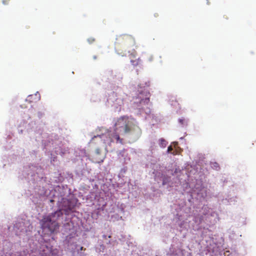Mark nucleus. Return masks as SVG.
I'll return each instance as SVG.
<instances>
[{
	"label": "nucleus",
	"instance_id": "obj_7",
	"mask_svg": "<svg viewBox=\"0 0 256 256\" xmlns=\"http://www.w3.org/2000/svg\"><path fill=\"white\" fill-rule=\"evenodd\" d=\"M86 250V248H84V247H83V246H81V247L80 248V250Z\"/></svg>",
	"mask_w": 256,
	"mask_h": 256
},
{
	"label": "nucleus",
	"instance_id": "obj_11",
	"mask_svg": "<svg viewBox=\"0 0 256 256\" xmlns=\"http://www.w3.org/2000/svg\"><path fill=\"white\" fill-rule=\"evenodd\" d=\"M180 122L182 123V120H180Z\"/></svg>",
	"mask_w": 256,
	"mask_h": 256
},
{
	"label": "nucleus",
	"instance_id": "obj_9",
	"mask_svg": "<svg viewBox=\"0 0 256 256\" xmlns=\"http://www.w3.org/2000/svg\"><path fill=\"white\" fill-rule=\"evenodd\" d=\"M102 161H103V160L102 159H100V160H98V161H96V162H102Z\"/></svg>",
	"mask_w": 256,
	"mask_h": 256
},
{
	"label": "nucleus",
	"instance_id": "obj_10",
	"mask_svg": "<svg viewBox=\"0 0 256 256\" xmlns=\"http://www.w3.org/2000/svg\"><path fill=\"white\" fill-rule=\"evenodd\" d=\"M174 147L176 146V145L178 144V142H174Z\"/></svg>",
	"mask_w": 256,
	"mask_h": 256
},
{
	"label": "nucleus",
	"instance_id": "obj_5",
	"mask_svg": "<svg viewBox=\"0 0 256 256\" xmlns=\"http://www.w3.org/2000/svg\"><path fill=\"white\" fill-rule=\"evenodd\" d=\"M167 152H168V153H171L173 155H176L178 153L176 151V150H174V151H173V148L172 147V146H170L168 148V150H167Z\"/></svg>",
	"mask_w": 256,
	"mask_h": 256
},
{
	"label": "nucleus",
	"instance_id": "obj_4",
	"mask_svg": "<svg viewBox=\"0 0 256 256\" xmlns=\"http://www.w3.org/2000/svg\"><path fill=\"white\" fill-rule=\"evenodd\" d=\"M159 141H160V147L165 148L167 144V142L164 138H161L160 139Z\"/></svg>",
	"mask_w": 256,
	"mask_h": 256
},
{
	"label": "nucleus",
	"instance_id": "obj_1",
	"mask_svg": "<svg viewBox=\"0 0 256 256\" xmlns=\"http://www.w3.org/2000/svg\"><path fill=\"white\" fill-rule=\"evenodd\" d=\"M62 215V210H60L48 216H44L40 222L41 228L43 231L50 234L54 233L60 227L57 220Z\"/></svg>",
	"mask_w": 256,
	"mask_h": 256
},
{
	"label": "nucleus",
	"instance_id": "obj_8",
	"mask_svg": "<svg viewBox=\"0 0 256 256\" xmlns=\"http://www.w3.org/2000/svg\"><path fill=\"white\" fill-rule=\"evenodd\" d=\"M145 100H146V101L149 102V101H150V98H146L145 99Z\"/></svg>",
	"mask_w": 256,
	"mask_h": 256
},
{
	"label": "nucleus",
	"instance_id": "obj_2",
	"mask_svg": "<svg viewBox=\"0 0 256 256\" xmlns=\"http://www.w3.org/2000/svg\"><path fill=\"white\" fill-rule=\"evenodd\" d=\"M134 125L127 116H122L116 120L114 124V130L121 136L130 134L134 130Z\"/></svg>",
	"mask_w": 256,
	"mask_h": 256
},
{
	"label": "nucleus",
	"instance_id": "obj_6",
	"mask_svg": "<svg viewBox=\"0 0 256 256\" xmlns=\"http://www.w3.org/2000/svg\"><path fill=\"white\" fill-rule=\"evenodd\" d=\"M100 150L99 149H96V155H99L100 154Z\"/></svg>",
	"mask_w": 256,
	"mask_h": 256
},
{
	"label": "nucleus",
	"instance_id": "obj_3",
	"mask_svg": "<svg viewBox=\"0 0 256 256\" xmlns=\"http://www.w3.org/2000/svg\"><path fill=\"white\" fill-rule=\"evenodd\" d=\"M94 138H100L106 146H110L111 144L114 141L116 143L123 144V139L120 138L119 134L116 133L114 130L113 132L108 131L104 134L95 136Z\"/></svg>",
	"mask_w": 256,
	"mask_h": 256
}]
</instances>
